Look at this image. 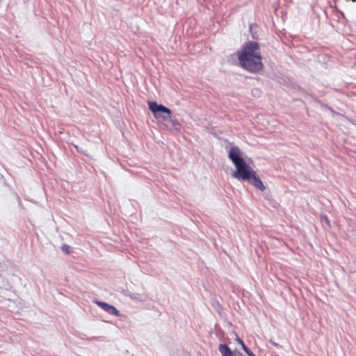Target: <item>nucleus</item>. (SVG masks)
Instances as JSON below:
<instances>
[{
  "label": "nucleus",
  "mask_w": 356,
  "mask_h": 356,
  "mask_svg": "<svg viewBox=\"0 0 356 356\" xmlns=\"http://www.w3.org/2000/svg\"><path fill=\"white\" fill-rule=\"evenodd\" d=\"M228 157L236 168V170L232 173V177L238 180L248 181L260 191H265L266 187L256 171L242 158V152L238 147H232L229 151Z\"/></svg>",
  "instance_id": "1"
},
{
  "label": "nucleus",
  "mask_w": 356,
  "mask_h": 356,
  "mask_svg": "<svg viewBox=\"0 0 356 356\" xmlns=\"http://www.w3.org/2000/svg\"><path fill=\"white\" fill-rule=\"evenodd\" d=\"M237 56L241 67L250 72L257 73L264 67L260 47L257 42L250 41L245 43L242 49L237 52Z\"/></svg>",
  "instance_id": "2"
},
{
  "label": "nucleus",
  "mask_w": 356,
  "mask_h": 356,
  "mask_svg": "<svg viewBox=\"0 0 356 356\" xmlns=\"http://www.w3.org/2000/svg\"><path fill=\"white\" fill-rule=\"evenodd\" d=\"M148 106L149 110L154 114V117L156 118V112H162L167 114V116H163V120H171L173 124L179 125L176 120H173L171 119L172 111L170 108L164 106L162 104H158L156 102H148Z\"/></svg>",
  "instance_id": "3"
},
{
  "label": "nucleus",
  "mask_w": 356,
  "mask_h": 356,
  "mask_svg": "<svg viewBox=\"0 0 356 356\" xmlns=\"http://www.w3.org/2000/svg\"><path fill=\"white\" fill-rule=\"evenodd\" d=\"M95 303L99 306L102 309L108 314L118 316L120 315L119 311L113 305H108L106 302L101 301H95Z\"/></svg>",
  "instance_id": "4"
},
{
  "label": "nucleus",
  "mask_w": 356,
  "mask_h": 356,
  "mask_svg": "<svg viewBox=\"0 0 356 356\" xmlns=\"http://www.w3.org/2000/svg\"><path fill=\"white\" fill-rule=\"evenodd\" d=\"M219 350L222 356H233V353L229 347L226 344H220Z\"/></svg>",
  "instance_id": "5"
},
{
  "label": "nucleus",
  "mask_w": 356,
  "mask_h": 356,
  "mask_svg": "<svg viewBox=\"0 0 356 356\" xmlns=\"http://www.w3.org/2000/svg\"><path fill=\"white\" fill-rule=\"evenodd\" d=\"M61 249L66 254H70L71 252L70 247L68 245H66V244L63 245V246L61 247Z\"/></svg>",
  "instance_id": "6"
},
{
  "label": "nucleus",
  "mask_w": 356,
  "mask_h": 356,
  "mask_svg": "<svg viewBox=\"0 0 356 356\" xmlns=\"http://www.w3.org/2000/svg\"><path fill=\"white\" fill-rule=\"evenodd\" d=\"M242 348L247 354L251 351L245 344H243Z\"/></svg>",
  "instance_id": "7"
},
{
  "label": "nucleus",
  "mask_w": 356,
  "mask_h": 356,
  "mask_svg": "<svg viewBox=\"0 0 356 356\" xmlns=\"http://www.w3.org/2000/svg\"><path fill=\"white\" fill-rule=\"evenodd\" d=\"M248 356H255L254 354L252 351L248 353Z\"/></svg>",
  "instance_id": "8"
},
{
  "label": "nucleus",
  "mask_w": 356,
  "mask_h": 356,
  "mask_svg": "<svg viewBox=\"0 0 356 356\" xmlns=\"http://www.w3.org/2000/svg\"><path fill=\"white\" fill-rule=\"evenodd\" d=\"M238 341L239 343L241 344V346H243V344H244L243 341L241 339H238Z\"/></svg>",
  "instance_id": "9"
}]
</instances>
